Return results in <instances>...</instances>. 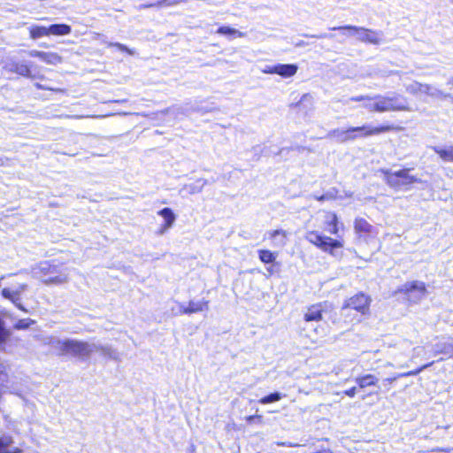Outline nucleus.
<instances>
[{
	"instance_id": "16",
	"label": "nucleus",
	"mask_w": 453,
	"mask_h": 453,
	"mask_svg": "<svg viewBox=\"0 0 453 453\" xmlns=\"http://www.w3.org/2000/svg\"><path fill=\"white\" fill-rule=\"evenodd\" d=\"M402 290L408 294L409 297H411V293L417 292L418 296L416 297L420 299L426 294V286L421 281H412L406 283Z\"/></svg>"
},
{
	"instance_id": "23",
	"label": "nucleus",
	"mask_w": 453,
	"mask_h": 453,
	"mask_svg": "<svg viewBox=\"0 0 453 453\" xmlns=\"http://www.w3.org/2000/svg\"><path fill=\"white\" fill-rule=\"evenodd\" d=\"M50 35H67L71 33V27L65 24H54L48 27Z\"/></svg>"
},
{
	"instance_id": "12",
	"label": "nucleus",
	"mask_w": 453,
	"mask_h": 453,
	"mask_svg": "<svg viewBox=\"0 0 453 453\" xmlns=\"http://www.w3.org/2000/svg\"><path fill=\"white\" fill-rule=\"evenodd\" d=\"M209 302L207 300L201 301H190L187 307H184L182 304L180 305V314H191L196 313L203 311H207L209 309L208 305Z\"/></svg>"
},
{
	"instance_id": "51",
	"label": "nucleus",
	"mask_w": 453,
	"mask_h": 453,
	"mask_svg": "<svg viewBox=\"0 0 453 453\" xmlns=\"http://www.w3.org/2000/svg\"><path fill=\"white\" fill-rule=\"evenodd\" d=\"M388 366H392L393 365L391 363L387 364Z\"/></svg>"
},
{
	"instance_id": "18",
	"label": "nucleus",
	"mask_w": 453,
	"mask_h": 453,
	"mask_svg": "<svg viewBox=\"0 0 453 453\" xmlns=\"http://www.w3.org/2000/svg\"><path fill=\"white\" fill-rule=\"evenodd\" d=\"M207 184V180L204 179H198L194 183L184 185L180 190V193L186 192L188 195H195L202 192L204 186Z\"/></svg>"
},
{
	"instance_id": "28",
	"label": "nucleus",
	"mask_w": 453,
	"mask_h": 453,
	"mask_svg": "<svg viewBox=\"0 0 453 453\" xmlns=\"http://www.w3.org/2000/svg\"><path fill=\"white\" fill-rule=\"evenodd\" d=\"M30 36L33 39H38L43 36L50 35V32L48 30V27H41V26H33L29 29Z\"/></svg>"
},
{
	"instance_id": "48",
	"label": "nucleus",
	"mask_w": 453,
	"mask_h": 453,
	"mask_svg": "<svg viewBox=\"0 0 453 453\" xmlns=\"http://www.w3.org/2000/svg\"><path fill=\"white\" fill-rule=\"evenodd\" d=\"M313 38H326L328 37L326 34L319 35H311Z\"/></svg>"
},
{
	"instance_id": "46",
	"label": "nucleus",
	"mask_w": 453,
	"mask_h": 453,
	"mask_svg": "<svg viewBox=\"0 0 453 453\" xmlns=\"http://www.w3.org/2000/svg\"><path fill=\"white\" fill-rule=\"evenodd\" d=\"M172 226H166V223H165L161 228L159 229L158 231V234H164L166 231H168L169 228H171Z\"/></svg>"
},
{
	"instance_id": "20",
	"label": "nucleus",
	"mask_w": 453,
	"mask_h": 453,
	"mask_svg": "<svg viewBox=\"0 0 453 453\" xmlns=\"http://www.w3.org/2000/svg\"><path fill=\"white\" fill-rule=\"evenodd\" d=\"M355 381L361 389H364L368 387L377 386L379 379L375 375L368 373L363 376L357 377L355 379Z\"/></svg>"
},
{
	"instance_id": "17",
	"label": "nucleus",
	"mask_w": 453,
	"mask_h": 453,
	"mask_svg": "<svg viewBox=\"0 0 453 453\" xmlns=\"http://www.w3.org/2000/svg\"><path fill=\"white\" fill-rule=\"evenodd\" d=\"M2 296L10 300L17 308L19 310L27 312V311L25 309V307L20 303V294L18 293V291L13 290L11 288H4L2 289Z\"/></svg>"
},
{
	"instance_id": "41",
	"label": "nucleus",
	"mask_w": 453,
	"mask_h": 453,
	"mask_svg": "<svg viewBox=\"0 0 453 453\" xmlns=\"http://www.w3.org/2000/svg\"><path fill=\"white\" fill-rule=\"evenodd\" d=\"M262 73L268 74H276V65H266L264 69H262Z\"/></svg>"
},
{
	"instance_id": "4",
	"label": "nucleus",
	"mask_w": 453,
	"mask_h": 453,
	"mask_svg": "<svg viewBox=\"0 0 453 453\" xmlns=\"http://www.w3.org/2000/svg\"><path fill=\"white\" fill-rule=\"evenodd\" d=\"M386 182L392 188H399L421 180L410 174V169H403L396 172L382 170Z\"/></svg>"
},
{
	"instance_id": "33",
	"label": "nucleus",
	"mask_w": 453,
	"mask_h": 453,
	"mask_svg": "<svg viewBox=\"0 0 453 453\" xmlns=\"http://www.w3.org/2000/svg\"><path fill=\"white\" fill-rule=\"evenodd\" d=\"M99 349L97 351H100L104 357H107L109 358L117 360L119 358V354L116 350L111 349L110 346H102L99 345Z\"/></svg>"
},
{
	"instance_id": "30",
	"label": "nucleus",
	"mask_w": 453,
	"mask_h": 453,
	"mask_svg": "<svg viewBox=\"0 0 453 453\" xmlns=\"http://www.w3.org/2000/svg\"><path fill=\"white\" fill-rule=\"evenodd\" d=\"M217 33L223 35H229V36H234V37H244L245 36L244 33H242L235 28L226 27V26L220 27L217 30Z\"/></svg>"
},
{
	"instance_id": "39",
	"label": "nucleus",
	"mask_w": 453,
	"mask_h": 453,
	"mask_svg": "<svg viewBox=\"0 0 453 453\" xmlns=\"http://www.w3.org/2000/svg\"><path fill=\"white\" fill-rule=\"evenodd\" d=\"M431 365H433V362H430V364L425 365L422 367L417 369L416 371H411L408 372L401 373V376H413L418 374L421 371L424 369L429 367Z\"/></svg>"
},
{
	"instance_id": "6",
	"label": "nucleus",
	"mask_w": 453,
	"mask_h": 453,
	"mask_svg": "<svg viewBox=\"0 0 453 453\" xmlns=\"http://www.w3.org/2000/svg\"><path fill=\"white\" fill-rule=\"evenodd\" d=\"M332 30H348L350 32L349 35H356L357 38L364 42H369L372 44H380L381 42V33L378 31H372L362 27L356 26H342L337 27H332Z\"/></svg>"
},
{
	"instance_id": "11",
	"label": "nucleus",
	"mask_w": 453,
	"mask_h": 453,
	"mask_svg": "<svg viewBox=\"0 0 453 453\" xmlns=\"http://www.w3.org/2000/svg\"><path fill=\"white\" fill-rule=\"evenodd\" d=\"M58 272V265H52L48 261L41 262L37 265L35 268H34L35 275L40 277L42 280L46 277H49L52 273H57Z\"/></svg>"
},
{
	"instance_id": "14",
	"label": "nucleus",
	"mask_w": 453,
	"mask_h": 453,
	"mask_svg": "<svg viewBox=\"0 0 453 453\" xmlns=\"http://www.w3.org/2000/svg\"><path fill=\"white\" fill-rule=\"evenodd\" d=\"M14 439L12 435L4 434L0 436V453H23L18 447H12Z\"/></svg>"
},
{
	"instance_id": "35",
	"label": "nucleus",
	"mask_w": 453,
	"mask_h": 453,
	"mask_svg": "<svg viewBox=\"0 0 453 453\" xmlns=\"http://www.w3.org/2000/svg\"><path fill=\"white\" fill-rule=\"evenodd\" d=\"M34 323H35V321L30 319H19L15 324L14 327L17 329H26V328L29 327L31 325H33Z\"/></svg>"
},
{
	"instance_id": "22",
	"label": "nucleus",
	"mask_w": 453,
	"mask_h": 453,
	"mask_svg": "<svg viewBox=\"0 0 453 453\" xmlns=\"http://www.w3.org/2000/svg\"><path fill=\"white\" fill-rule=\"evenodd\" d=\"M433 150L444 162L453 163V146L434 147Z\"/></svg>"
},
{
	"instance_id": "32",
	"label": "nucleus",
	"mask_w": 453,
	"mask_h": 453,
	"mask_svg": "<svg viewBox=\"0 0 453 453\" xmlns=\"http://www.w3.org/2000/svg\"><path fill=\"white\" fill-rule=\"evenodd\" d=\"M258 255L259 259L265 264L273 263L276 259V255L267 250H260Z\"/></svg>"
},
{
	"instance_id": "52",
	"label": "nucleus",
	"mask_w": 453,
	"mask_h": 453,
	"mask_svg": "<svg viewBox=\"0 0 453 453\" xmlns=\"http://www.w3.org/2000/svg\"><path fill=\"white\" fill-rule=\"evenodd\" d=\"M449 83L453 85V79L449 81Z\"/></svg>"
},
{
	"instance_id": "27",
	"label": "nucleus",
	"mask_w": 453,
	"mask_h": 453,
	"mask_svg": "<svg viewBox=\"0 0 453 453\" xmlns=\"http://www.w3.org/2000/svg\"><path fill=\"white\" fill-rule=\"evenodd\" d=\"M157 214L160 215L165 219V223H166V226H173V225L176 219V217L172 209L167 208V207L164 208V209L160 210L157 212Z\"/></svg>"
},
{
	"instance_id": "26",
	"label": "nucleus",
	"mask_w": 453,
	"mask_h": 453,
	"mask_svg": "<svg viewBox=\"0 0 453 453\" xmlns=\"http://www.w3.org/2000/svg\"><path fill=\"white\" fill-rule=\"evenodd\" d=\"M426 88H423L422 94L426 95L432 98H445L447 97V95L444 94L441 90L438 89L437 88L429 85V84H424Z\"/></svg>"
},
{
	"instance_id": "1",
	"label": "nucleus",
	"mask_w": 453,
	"mask_h": 453,
	"mask_svg": "<svg viewBox=\"0 0 453 453\" xmlns=\"http://www.w3.org/2000/svg\"><path fill=\"white\" fill-rule=\"evenodd\" d=\"M47 344L51 346L54 349L58 350L59 355H69L80 359L88 358L92 353L99 349V346L95 342L75 339L61 340L57 337H50Z\"/></svg>"
},
{
	"instance_id": "34",
	"label": "nucleus",
	"mask_w": 453,
	"mask_h": 453,
	"mask_svg": "<svg viewBox=\"0 0 453 453\" xmlns=\"http://www.w3.org/2000/svg\"><path fill=\"white\" fill-rule=\"evenodd\" d=\"M282 397H283L282 394H280L279 392H274V393H272V394H270V395H268L266 396L262 397L259 400V403L261 404H268V403H274V402L280 401Z\"/></svg>"
},
{
	"instance_id": "21",
	"label": "nucleus",
	"mask_w": 453,
	"mask_h": 453,
	"mask_svg": "<svg viewBox=\"0 0 453 453\" xmlns=\"http://www.w3.org/2000/svg\"><path fill=\"white\" fill-rule=\"evenodd\" d=\"M273 244L277 247H283L287 243L288 233L285 230L278 229L268 233Z\"/></svg>"
},
{
	"instance_id": "47",
	"label": "nucleus",
	"mask_w": 453,
	"mask_h": 453,
	"mask_svg": "<svg viewBox=\"0 0 453 453\" xmlns=\"http://www.w3.org/2000/svg\"><path fill=\"white\" fill-rule=\"evenodd\" d=\"M402 377L401 374H398L397 376H395L393 378H387L383 380V382L392 383L395 381L397 378Z\"/></svg>"
},
{
	"instance_id": "19",
	"label": "nucleus",
	"mask_w": 453,
	"mask_h": 453,
	"mask_svg": "<svg viewBox=\"0 0 453 453\" xmlns=\"http://www.w3.org/2000/svg\"><path fill=\"white\" fill-rule=\"evenodd\" d=\"M298 70V66L295 64H277L276 74L283 78H290L294 76Z\"/></svg>"
},
{
	"instance_id": "45",
	"label": "nucleus",
	"mask_w": 453,
	"mask_h": 453,
	"mask_svg": "<svg viewBox=\"0 0 453 453\" xmlns=\"http://www.w3.org/2000/svg\"><path fill=\"white\" fill-rule=\"evenodd\" d=\"M151 7H157V3H151V4H141L137 7V10H143V9H146V8H151Z\"/></svg>"
},
{
	"instance_id": "13",
	"label": "nucleus",
	"mask_w": 453,
	"mask_h": 453,
	"mask_svg": "<svg viewBox=\"0 0 453 453\" xmlns=\"http://www.w3.org/2000/svg\"><path fill=\"white\" fill-rule=\"evenodd\" d=\"M326 304L316 303L310 306L304 313L305 321H319L322 319L323 312L326 311Z\"/></svg>"
},
{
	"instance_id": "37",
	"label": "nucleus",
	"mask_w": 453,
	"mask_h": 453,
	"mask_svg": "<svg viewBox=\"0 0 453 453\" xmlns=\"http://www.w3.org/2000/svg\"><path fill=\"white\" fill-rule=\"evenodd\" d=\"M107 45H108V47H116L121 51L127 52L129 55L134 54V51L133 50L128 49L126 45L119 43V42H108Z\"/></svg>"
},
{
	"instance_id": "25",
	"label": "nucleus",
	"mask_w": 453,
	"mask_h": 453,
	"mask_svg": "<svg viewBox=\"0 0 453 453\" xmlns=\"http://www.w3.org/2000/svg\"><path fill=\"white\" fill-rule=\"evenodd\" d=\"M434 352L436 354H446L453 356V344L447 342H440L434 345Z\"/></svg>"
},
{
	"instance_id": "42",
	"label": "nucleus",
	"mask_w": 453,
	"mask_h": 453,
	"mask_svg": "<svg viewBox=\"0 0 453 453\" xmlns=\"http://www.w3.org/2000/svg\"><path fill=\"white\" fill-rule=\"evenodd\" d=\"M12 288L15 291H18V293H19L21 295L24 291L27 290V285L25 283H22V284H19L18 286Z\"/></svg>"
},
{
	"instance_id": "36",
	"label": "nucleus",
	"mask_w": 453,
	"mask_h": 453,
	"mask_svg": "<svg viewBox=\"0 0 453 453\" xmlns=\"http://www.w3.org/2000/svg\"><path fill=\"white\" fill-rule=\"evenodd\" d=\"M186 1L187 0H159L157 2V8H160L163 6H174Z\"/></svg>"
},
{
	"instance_id": "50",
	"label": "nucleus",
	"mask_w": 453,
	"mask_h": 453,
	"mask_svg": "<svg viewBox=\"0 0 453 453\" xmlns=\"http://www.w3.org/2000/svg\"><path fill=\"white\" fill-rule=\"evenodd\" d=\"M316 199L319 201H324L326 199V196H316Z\"/></svg>"
},
{
	"instance_id": "38",
	"label": "nucleus",
	"mask_w": 453,
	"mask_h": 453,
	"mask_svg": "<svg viewBox=\"0 0 453 453\" xmlns=\"http://www.w3.org/2000/svg\"><path fill=\"white\" fill-rule=\"evenodd\" d=\"M349 101L352 102H363V105L365 104H367L368 102H371V96H353L349 98Z\"/></svg>"
},
{
	"instance_id": "2",
	"label": "nucleus",
	"mask_w": 453,
	"mask_h": 453,
	"mask_svg": "<svg viewBox=\"0 0 453 453\" xmlns=\"http://www.w3.org/2000/svg\"><path fill=\"white\" fill-rule=\"evenodd\" d=\"M370 112H388V111H409L410 107L405 102L401 101L397 96H388L383 95H375L371 96V102L364 104Z\"/></svg>"
},
{
	"instance_id": "15",
	"label": "nucleus",
	"mask_w": 453,
	"mask_h": 453,
	"mask_svg": "<svg viewBox=\"0 0 453 453\" xmlns=\"http://www.w3.org/2000/svg\"><path fill=\"white\" fill-rule=\"evenodd\" d=\"M326 230L331 234H338L339 232V219L336 213L328 211L325 215Z\"/></svg>"
},
{
	"instance_id": "7",
	"label": "nucleus",
	"mask_w": 453,
	"mask_h": 453,
	"mask_svg": "<svg viewBox=\"0 0 453 453\" xmlns=\"http://www.w3.org/2000/svg\"><path fill=\"white\" fill-rule=\"evenodd\" d=\"M371 302L372 299L369 296L364 293H358L346 300L342 309L350 308L365 315L369 312Z\"/></svg>"
},
{
	"instance_id": "5",
	"label": "nucleus",
	"mask_w": 453,
	"mask_h": 453,
	"mask_svg": "<svg viewBox=\"0 0 453 453\" xmlns=\"http://www.w3.org/2000/svg\"><path fill=\"white\" fill-rule=\"evenodd\" d=\"M399 127L388 125V126H381V127H370V126H362V127H349L348 129H345L348 142L349 141H354L357 138H363V137H368L372 135H377L381 133H386L392 130H397Z\"/></svg>"
},
{
	"instance_id": "31",
	"label": "nucleus",
	"mask_w": 453,
	"mask_h": 453,
	"mask_svg": "<svg viewBox=\"0 0 453 453\" xmlns=\"http://www.w3.org/2000/svg\"><path fill=\"white\" fill-rule=\"evenodd\" d=\"M423 88H426L424 83H420L418 81H413L405 86L406 92L413 96L421 95L423 92Z\"/></svg>"
},
{
	"instance_id": "49",
	"label": "nucleus",
	"mask_w": 453,
	"mask_h": 453,
	"mask_svg": "<svg viewBox=\"0 0 453 453\" xmlns=\"http://www.w3.org/2000/svg\"><path fill=\"white\" fill-rule=\"evenodd\" d=\"M35 87H36L37 88H40V89H50L49 88H46V87H44V86H42V85H41V84H39V83H36V84H35Z\"/></svg>"
},
{
	"instance_id": "10",
	"label": "nucleus",
	"mask_w": 453,
	"mask_h": 453,
	"mask_svg": "<svg viewBox=\"0 0 453 453\" xmlns=\"http://www.w3.org/2000/svg\"><path fill=\"white\" fill-rule=\"evenodd\" d=\"M69 280V272L67 268L58 265V272L52 273L49 277L42 280L45 285H62L67 283Z\"/></svg>"
},
{
	"instance_id": "29",
	"label": "nucleus",
	"mask_w": 453,
	"mask_h": 453,
	"mask_svg": "<svg viewBox=\"0 0 453 453\" xmlns=\"http://www.w3.org/2000/svg\"><path fill=\"white\" fill-rule=\"evenodd\" d=\"M327 137L335 139L336 142H341V143L348 142V137H347L345 129H341V128L333 129L328 133Z\"/></svg>"
},
{
	"instance_id": "3",
	"label": "nucleus",
	"mask_w": 453,
	"mask_h": 453,
	"mask_svg": "<svg viewBox=\"0 0 453 453\" xmlns=\"http://www.w3.org/2000/svg\"><path fill=\"white\" fill-rule=\"evenodd\" d=\"M305 239L320 249L322 251L329 253L334 256V249H340L343 247V242L333 239L329 236L322 235L317 231H309L305 234Z\"/></svg>"
},
{
	"instance_id": "43",
	"label": "nucleus",
	"mask_w": 453,
	"mask_h": 453,
	"mask_svg": "<svg viewBox=\"0 0 453 453\" xmlns=\"http://www.w3.org/2000/svg\"><path fill=\"white\" fill-rule=\"evenodd\" d=\"M42 52L43 51L33 50L28 51V56L33 57V58H41Z\"/></svg>"
},
{
	"instance_id": "40",
	"label": "nucleus",
	"mask_w": 453,
	"mask_h": 453,
	"mask_svg": "<svg viewBox=\"0 0 453 453\" xmlns=\"http://www.w3.org/2000/svg\"><path fill=\"white\" fill-rule=\"evenodd\" d=\"M6 337H7V332L4 326L3 320L0 319V342H4Z\"/></svg>"
},
{
	"instance_id": "44",
	"label": "nucleus",
	"mask_w": 453,
	"mask_h": 453,
	"mask_svg": "<svg viewBox=\"0 0 453 453\" xmlns=\"http://www.w3.org/2000/svg\"><path fill=\"white\" fill-rule=\"evenodd\" d=\"M356 394H357L356 387H353V388L344 391V395H346L349 397H354L356 395Z\"/></svg>"
},
{
	"instance_id": "24",
	"label": "nucleus",
	"mask_w": 453,
	"mask_h": 453,
	"mask_svg": "<svg viewBox=\"0 0 453 453\" xmlns=\"http://www.w3.org/2000/svg\"><path fill=\"white\" fill-rule=\"evenodd\" d=\"M44 63L48 65H58L62 63L63 58L58 53L55 52H42L41 58Z\"/></svg>"
},
{
	"instance_id": "8",
	"label": "nucleus",
	"mask_w": 453,
	"mask_h": 453,
	"mask_svg": "<svg viewBox=\"0 0 453 453\" xmlns=\"http://www.w3.org/2000/svg\"><path fill=\"white\" fill-rule=\"evenodd\" d=\"M354 230L358 239L368 242L378 234L376 228L363 218H356L354 220Z\"/></svg>"
},
{
	"instance_id": "9",
	"label": "nucleus",
	"mask_w": 453,
	"mask_h": 453,
	"mask_svg": "<svg viewBox=\"0 0 453 453\" xmlns=\"http://www.w3.org/2000/svg\"><path fill=\"white\" fill-rule=\"evenodd\" d=\"M4 70L12 73H17L20 76L32 78V72L30 67L25 63L20 61H16L12 58H10L3 66Z\"/></svg>"
}]
</instances>
